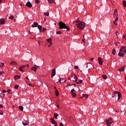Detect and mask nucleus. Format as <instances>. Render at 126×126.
I'll return each mask as SVG.
<instances>
[{
    "label": "nucleus",
    "instance_id": "9",
    "mask_svg": "<svg viewBox=\"0 0 126 126\" xmlns=\"http://www.w3.org/2000/svg\"><path fill=\"white\" fill-rule=\"evenodd\" d=\"M120 52H122V53H126V46L121 48L120 49Z\"/></svg>",
    "mask_w": 126,
    "mask_h": 126
},
{
    "label": "nucleus",
    "instance_id": "3",
    "mask_svg": "<svg viewBox=\"0 0 126 126\" xmlns=\"http://www.w3.org/2000/svg\"><path fill=\"white\" fill-rule=\"evenodd\" d=\"M76 26L81 30H83V29H84V27H85V23L83 22H80L78 24H76Z\"/></svg>",
    "mask_w": 126,
    "mask_h": 126
},
{
    "label": "nucleus",
    "instance_id": "38",
    "mask_svg": "<svg viewBox=\"0 0 126 126\" xmlns=\"http://www.w3.org/2000/svg\"><path fill=\"white\" fill-rule=\"evenodd\" d=\"M14 18V17H13V16H10L9 17V19H11V20H12V19H13Z\"/></svg>",
    "mask_w": 126,
    "mask_h": 126
},
{
    "label": "nucleus",
    "instance_id": "41",
    "mask_svg": "<svg viewBox=\"0 0 126 126\" xmlns=\"http://www.w3.org/2000/svg\"><path fill=\"white\" fill-rule=\"evenodd\" d=\"M27 85H29V86H32V87H34V86H32V84H30V83H28Z\"/></svg>",
    "mask_w": 126,
    "mask_h": 126
},
{
    "label": "nucleus",
    "instance_id": "61",
    "mask_svg": "<svg viewBox=\"0 0 126 126\" xmlns=\"http://www.w3.org/2000/svg\"><path fill=\"white\" fill-rule=\"evenodd\" d=\"M27 66L28 68H29L30 67L29 64H27Z\"/></svg>",
    "mask_w": 126,
    "mask_h": 126
},
{
    "label": "nucleus",
    "instance_id": "26",
    "mask_svg": "<svg viewBox=\"0 0 126 126\" xmlns=\"http://www.w3.org/2000/svg\"><path fill=\"white\" fill-rule=\"evenodd\" d=\"M49 3H54L55 2V0H48Z\"/></svg>",
    "mask_w": 126,
    "mask_h": 126
},
{
    "label": "nucleus",
    "instance_id": "42",
    "mask_svg": "<svg viewBox=\"0 0 126 126\" xmlns=\"http://www.w3.org/2000/svg\"><path fill=\"white\" fill-rule=\"evenodd\" d=\"M3 73H4V71H0V75L1 74H3Z\"/></svg>",
    "mask_w": 126,
    "mask_h": 126
},
{
    "label": "nucleus",
    "instance_id": "55",
    "mask_svg": "<svg viewBox=\"0 0 126 126\" xmlns=\"http://www.w3.org/2000/svg\"><path fill=\"white\" fill-rule=\"evenodd\" d=\"M68 80H71V77L68 78Z\"/></svg>",
    "mask_w": 126,
    "mask_h": 126
},
{
    "label": "nucleus",
    "instance_id": "50",
    "mask_svg": "<svg viewBox=\"0 0 126 126\" xmlns=\"http://www.w3.org/2000/svg\"><path fill=\"white\" fill-rule=\"evenodd\" d=\"M52 42H50V44L48 45L49 48H50V47H51V46H52Z\"/></svg>",
    "mask_w": 126,
    "mask_h": 126
},
{
    "label": "nucleus",
    "instance_id": "18",
    "mask_svg": "<svg viewBox=\"0 0 126 126\" xmlns=\"http://www.w3.org/2000/svg\"><path fill=\"white\" fill-rule=\"evenodd\" d=\"M59 82H60L61 83H63L65 82V79H64V78H61L59 80Z\"/></svg>",
    "mask_w": 126,
    "mask_h": 126
},
{
    "label": "nucleus",
    "instance_id": "22",
    "mask_svg": "<svg viewBox=\"0 0 126 126\" xmlns=\"http://www.w3.org/2000/svg\"><path fill=\"white\" fill-rule=\"evenodd\" d=\"M20 76H18V75H16L15 77H14V80H17V79H20Z\"/></svg>",
    "mask_w": 126,
    "mask_h": 126
},
{
    "label": "nucleus",
    "instance_id": "20",
    "mask_svg": "<svg viewBox=\"0 0 126 126\" xmlns=\"http://www.w3.org/2000/svg\"><path fill=\"white\" fill-rule=\"evenodd\" d=\"M10 65H17V63L14 61H12L10 63Z\"/></svg>",
    "mask_w": 126,
    "mask_h": 126
},
{
    "label": "nucleus",
    "instance_id": "11",
    "mask_svg": "<svg viewBox=\"0 0 126 126\" xmlns=\"http://www.w3.org/2000/svg\"><path fill=\"white\" fill-rule=\"evenodd\" d=\"M118 15H119V14H118V10L117 9H115L113 13V16L114 17H116V16H117Z\"/></svg>",
    "mask_w": 126,
    "mask_h": 126
},
{
    "label": "nucleus",
    "instance_id": "16",
    "mask_svg": "<svg viewBox=\"0 0 126 126\" xmlns=\"http://www.w3.org/2000/svg\"><path fill=\"white\" fill-rule=\"evenodd\" d=\"M32 28H34L35 27H37L38 26V23L37 22H34L33 24L32 25Z\"/></svg>",
    "mask_w": 126,
    "mask_h": 126
},
{
    "label": "nucleus",
    "instance_id": "63",
    "mask_svg": "<svg viewBox=\"0 0 126 126\" xmlns=\"http://www.w3.org/2000/svg\"><path fill=\"white\" fill-rule=\"evenodd\" d=\"M88 64H89V63H87V64L86 67H88Z\"/></svg>",
    "mask_w": 126,
    "mask_h": 126
},
{
    "label": "nucleus",
    "instance_id": "1",
    "mask_svg": "<svg viewBox=\"0 0 126 126\" xmlns=\"http://www.w3.org/2000/svg\"><path fill=\"white\" fill-rule=\"evenodd\" d=\"M59 25L60 29H66L67 31H69V30H70V28L66 26V25L63 22H60L59 23Z\"/></svg>",
    "mask_w": 126,
    "mask_h": 126
},
{
    "label": "nucleus",
    "instance_id": "25",
    "mask_svg": "<svg viewBox=\"0 0 126 126\" xmlns=\"http://www.w3.org/2000/svg\"><path fill=\"white\" fill-rule=\"evenodd\" d=\"M54 118L55 119H58V116H59V115H58V114L54 113Z\"/></svg>",
    "mask_w": 126,
    "mask_h": 126
},
{
    "label": "nucleus",
    "instance_id": "37",
    "mask_svg": "<svg viewBox=\"0 0 126 126\" xmlns=\"http://www.w3.org/2000/svg\"><path fill=\"white\" fill-rule=\"evenodd\" d=\"M18 87H19V86L17 85H15V89H18Z\"/></svg>",
    "mask_w": 126,
    "mask_h": 126
},
{
    "label": "nucleus",
    "instance_id": "14",
    "mask_svg": "<svg viewBox=\"0 0 126 126\" xmlns=\"http://www.w3.org/2000/svg\"><path fill=\"white\" fill-rule=\"evenodd\" d=\"M98 63L100 65L103 64V60H102V58L101 57L98 58Z\"/></svg>",
    "mask_w": 126,
    "mask_h": 126
},
{
    "label": "nucleus",
    "instance_id": "34",
    "mask_svg": "<svg viewBox=\"0 0 126 126\" xmlns=\"http://www.w3.org/2000/svg\"><path fill=\"white\" fill-rule=\"evenodd\" d=\"M7 92L8 93V94H11V93H12V92H11V90H8L7 91Z\"/></svg>",
    "mask_w": 126,
    "mask_h": 126
},
{
    "label": "nucleus",
    "instance_id": "27",
    "mask_svg": "<svg viewBox=\"0 0 126 126\" xmlns=\"http://www.w3.org/2000/svg\"><path fill=\"white\" fill-rule=\"evenodd\" d=\"M89 95L87 94H83V97H85V98H88Z\"/></svg>",
    "mask_w": 126,
    "mask_h": 126
},
{
    "label": "nucleus",
    "instance_id": "33",
    "mask_svg": "<svg viewBox=\"0 0 126 126\" xmlns=\"http://www.w3.org/2000/svg\"><path fill=\"white\" fill-rule=\"evenodd\" d=\"M46 29L45 28H43L42 30L41 29V31H40V32H44V31H46Z\"/></svg>",
    "mask_w": 126,
    "mask_h": 126
},
{
    "label": "nucleus",
    "instance_id": "58",
    "mask_svg": "<svg viewBox=\"0 0 126 126\" xmlns=\"http://www.w3.org/2000/svg\"><path fill=\"white\" fill-rule=\"evenodd\" d=\"M115 46H118V43H117L116 42L115 43Z\"/></svg>",
    "mask_w": 126,
    "mask_h": 126
},
{
    "label": "nucleus",
    "instance_id": "31",
    "mask_svg": "<svg viewBox=\"0 0 126 126\" xmlns=\"http://www.w3.org/2000/svg\"><path fill=\"white\" fill-rule=\"evenodd\" d=\"M19 110H20L21 111H23V106H20L19 107Z\"/></svg>",
    "mask_w": 126,
    "mask_h": 126
},
{
    "label": "nucleus",
    "instance_id": "47",
    "mask_svg": "<svg viewBox=\"0 0 126 126\" xmlns=\"http://www.w3.org/2000/svg\"><path fill=\"white\" fill-rule=\"evenodd\" d=\"M2 93H6V91L5 90H3L2 91Z\"/></svg>",
    "mask_w": 126,
    "mask_h": 126
},
{
    "label": "nucleus",
    "instance_id": "40",
    "mask_svg": "<svg viewBox=\"0 0 126 126\" xmlns=\"http://www.w3.org/2000/svg\"><path fill=\"white\" fill-rule=\"evenodd\" d=\"M56 34H62V31H57Z\"/></svg>",
    "mask_w": 126,
    "mask_h": 126
},
{
    "label": "nucleus",
    "instance_id": "36",
    "mask_svg": "<svg viewBox=\"0 0 126 126\" xmlns=\"http://www.w3.org/2000/svg\"><path fill=\"white\" fill-rule=\"evenodd\" d=\"M19 69L20 71L23 72V69H22V67H21V66L19 67Z\"/></svg>",
    "mask_w": 126,
    "mask_h": 126
},
{
    "label": "nucleus",
    "instance_id": "28",
    "mask_svg": "<svg viewBox=\"0 0 126 126\" xmlns=\"http://www.w3.org/2000/svg\"><path fill=\"white\" fill-rule=\"evenodd\" d=\"M56 95L57 97H59V93L58 90H56Z\"/></svg>",
    "mask_w": 126,
    "mask_h": 126
},
{
    "label": "nucleus",
    "instance_id": "43",
    "mask_svg": "<svg viewBox=\"0 0 126 126\" xmlns=\"http://www.w3.org/2000/svg\"><path fill=\"white\" fill-rule=\"evenodd\" d=\"M35 3H39L40 1H39V0H35Z\"/></svg>",
    "mask_w": 126,
    "mask_h": 126
},
{
    "label": "nucleus",
    "instance_id": "21",
    "mask_svg": "<svg viewBox=\"0 0 126 126\" xmlns=\"http://www.w3.org/2000/svg\"><path fill=\"white\" fill-rule=\"evenodd\" d=\"M28 123H29V122L28 121H25V122H23L22 124H23V126H27L28 125Z\"/></svg>",
    "mask_w": 126,
    "mask_h": 126
},
{
    "label": "nucleus",
    "instance_id": "15",
    "mask_svg": "<svg viewBox=\"0 0 126 126\" xmlns=\"http://www.w3.org/2000/svg\"><path fill=\"white\" fill-rule=\"evenodd\" d=\"M77 84H80L82 83V81L81 80H77V79L75 81Z\"/></svg>",
    "mask_w": 126,
    "mask_h": 126
},
{
    "label": "nucleus",
    "instance_id": "53",
    "mask_svg": "<svg viewBox=\"0 0 126 126\" xmlns=\"http://www.w3.org/2000/svg\"><path fill=\"white\" fill-rule=\"evenodd\" d=\"M60 126H63V123H60Z\"/></svg>",
    "mask_w": 126,
    "mask_h": 126
},
{
    "label": "nucleus",
    "instance_id": "29",
    "mask_svg": "<svg viewBox=\"0 0 126 126\" xmlns=\"http://www.w3.org/2000/svg\"><path fill=\"white\" fill-rule=\"evenodd\" d=\"M123 6H125V7H126V1L125 0L123 1Z\"/></svg>",
    "mask_w": 126,
    "mask_h": 126
},
{
    "label": "nucleus",
    "instance_id": "30",
    "mask_svg": "<svg viewBox=\"0 0 126 126\" xmlns=\"http://www.w3.org/2000/svg\"><path fill=\"white\" fill-rule=\"evenodd\" d=\"M102 78L105 80L107 79V76L106 75H103Z\"/></svg>",
    "mask_w": 126,
    "mask_h": 126
},
{
    "label": "nucleus",
    "instance_id": "60",
    "mask_svg": "<svg viewBox=\"0 0 126 126\" xmlns=\"http://www.w3.org/2000/svg\"><path fill=\"white\" fill-rule=\"evenodd\" d=\"M93 60H94V58H91V61H93Z\"/></svg>",
    "mask_w": 126,
    "mask_h": 126
},
{
    "label": "nucleus",
    "instance_id": "7",
    "mask_svg": "<svg viewBox=\"0 0 126 126\" xmlns=\"http://www.w3.org/2000/svg\"><path fill=\"white\" fill-rule=\"evenodd\" d=\"M50 122L52 124V125H54L55 126H58V123H56V121H55V119H54V118L50 119Z\"/></svg>",
    "mask_w": 126,
    "mask_h": 126
},
{
    "label": "nucleus",
    "instance_id": "5",
    "mask_svg": "<svg viewBox=\"0 0 126 126\" xmlns=\"http://www.w3.org/2000/svg\"><path fill=\"white\" fill-rule=\"evenodd\" d=\"M38 67H39V66L35 64L34 66L31 67V69L34 71V72H36V71H37V68H38Z\"/></svg>",
    "mask_w": 126,
    "mask_h": 126
},
{
    "label": "nucleus",
    "instance_id": "32",
    "mask_svg": "<svg viewBox=\"0 0 126 126\" xmlns=\"http://www.w3.org/2000/svg\"><path fill=\"white\" fill-rule=\"evenodd\" d=\"M112 54L113 55H116V49H113V50H112Z\"/></svg>",
    "mask_w": 126,
    "mask_h": 126
},
{
    "label": "nucleus",
    "instance_id": "6",
    "mask_svg": "<svg viewBox=\"0 0 126 126\" xmlns=\"http://www.w3.org/2000/svg\"><path fill=\"white\" fill-rule=\"evenodd\" d=\"M70 77L71 78V80L72 81H75L77 79V76H76V75L75 74H71V76H70Z\"/></svg>",
    "mask_w": 126,
    "mask_h": 126
},
{
    "label": "nucleus",
    "instance_id": "51",
    "mask_svg": "<svg viewBox=\"0 0 126 126\" xmlns=\"http://www.w3.org/2000/svg\"><path fill=\"white\" fill-rule=\"evenodd\" d=\"M0 108L1 109L3 108V106H2L1 104H0Z\"/></svg>",
    "mask_w": 126,
    "mask_h": 126
},
{
    "label": "nucleus",
    "instance_id": "12",
    "mask_svg": "<svg viewBox=\"0 0 126 126\" xmlns=\"http://www.w3.org/2000/svg\"><path fill=\"white\" fill-rule=\"evenodd\" d=\"M5 23V19H0V24H1V25H2Z\"/></svg>",
    "mask_w": 126,
    "mask_h": 126
},
{
    "label": "nucleus",
    "instance_id": "23",
    "mask_svg": "<svg viewBox=\"0 0 126 126\" xmlns=\"http://www.w3.org/2000/svg\"><path fill=\"white\" fill-rule=\"evenodd\" d=\"M37 28L39 30L40 32H41V31H42V26H41L40 25H38Z\"/></svg>",
    "mask_w": 126,
    "mask_h": 126
},
{
    "label": "nucleus",
    "instance_id": "57",
    "mask_svg": "<svg viewBox=\"0 0 126 126\" xmlns=\"http://www.w3.org/2000/svg\"><path fill=\"white\" fill-rule=\"evenodd\" d=\"M57 108H60V104H57Z\"/></svg>",
    "mask_w": 126,
    "mask_h": 126
},
{
    "label": "nucleus",
    "instance_id": "44",
    "mask_svg": "<svg viewBox=\"0 0 126 126\" xmlns=\"http://www.w3.org/2000/svg\"><path fill=\"white\" fill-rule=\"evenodd\" d=\"M114 24H115V25H118V23H117V21H114Z\"/></svg>",
    "mask_w": 126,
    "mask_h": 126
},
{
    "label": "nucleus",
    "instance_id": "45",
    "mask_svg": "<svg viewBox=\"0 0 126 126\" xmlns=\"http://www.w3.org/2000/svg\"><path fill=\"white\" fill-rule=\"evenodd\" d=\"M5 95V94H3V93H1L0 94V96H4Z\"/></svg>",
    "mask_w": 126,
    "mask_h": 126
},
{
    "label": "nucleus",
    "instance_id": "62",
    "mask_svg": "<svg viewBox=\"0 0 126 126\" xmlns=\"http://www.w3.org/2000/svg\"><path fill=\"white\" fill-rule=\"evenodd\" d=\"M73 85H74V86H76V84H73Z\"/></svg>",
    "mask_w": 126,
    "mask_h": 126
},
{
    "label": "nucleus",
    "instance_id": "17",
    "mask_svg": "<svg viewBox=\"0 0 126 126\" xmlns=\"http://www.w3.org/2000/svg\"><path fill=\"white\" fill-rule=\"evenodd\" d=\"M118 55L119 56V57H124V56H125V54H124L123 52L121 51V50H120V52L118 54Z\"/></svg>",
    "mask_w": 126,
    "mask_h": 126
},
{
    "label": "nucleus",
    "instance_id": "46",
    "mask_svg": "<svg viewBox=\"0 0 126 126\" xmlns=\"http://www.w3.org/2000/svg\"><path fill=\"white\" fill-rule=\"evenodd\" d=\"M74 68H75L76 69H78V66L75 65V66H74Z\"/></svg>",
    "mask_w": 126,
    "mask_h": 126
},
{
    "label": "nucleus",
    "instance_id": "4",
    "mask_svg": "<svg viewBox=\"0 0 126 126\" xmlns=\"http://www.w3.org/2000/svg\"><path fill=\"white\" fill-rule=\"evenodd\" d=\"M106 124L107 126H110L111 125L113 124V119L109 118L108 119L106 120Z\"/></svg>",
    "mask_w": 126,
    "mask_h": 126
},
{
    "label": "nucleus",
    "instance_id": "64",
    "mask_svg": "<svg viewBox=\"0 0 126 126\" xmlns=\"http://www.w3.org/2000/svg\"><path fill=\"white\" fill-rule=\"evenodd\" d=\"M38 43L39 44V45L40 46V42H38Z\"/></svg>",
    "mask_w": 126,
    "mask_h": 126
},
{
    "label": "nucleus",
    "instance_id": "2",
    "mask_svg": "<svg viewBox=\"0 0 126 126\" xmlns=\"http://www.w3.org/2000/svg\"><path fill=\"white\" fill-rule=\"evenodd\" d=\"M121 97H122V94H121V93H120V92H117L115 91L112 94V98L118 97V100H120V99H121Z\"/></svg>",
    "mask_w": 126,
    "mask_h": 126
},
{
    "label": "nucleus",
    "instance_id": "39",
    "mask_svg": "<svg viewBox=\"0 0 126 126\" xmlns=\"http://www.w3.org/2000/svg\"><path fill=\"white\" fill-rule=\"evenodd\" d=\"M3 65H4V63H0V66L1 67H2V66H3Z\"/></svg>",
    "mask_w": 126,
    "mask_h": 126
},
{
    "label": "nucleus",
    "instance_id": "52",
    "mask_svg": "<svg viewBox=\"0 0 126 126\" xmlns=\"http://www.w3.org/2000/svg\"><path fill=\"white\" fill-rule=\"evenodd\" d=\"M123 38H125V39L126 40V34L123 35Z\"/></svg>",
    "mask_w": 126,
    "mask_h": 126
},
{
    "label": "nucleus",
    "instance_id": "19",
    "mask_svg": "<svg viewBox=\"0 0 126 126\" xmlns=\"http://www.w3.org/2000/svg\"><path fill=\"white\" fill-rule=\"evenodd\" d=\"M125 66H124L118 69L119 71H124V70H125Z\"/></svg>",
    "mask_w": 126,
    "mask_h": 126
},
{
    "label": "nucleus",
    "instance_id": "54",
    "mask_svg": "<svg viewBox=\"0 0 126 126\" xmlns=\"http://www.w3.org/2000/svg\"><path fill=\"white\" fill-rule=\"evenodd\" d=\"M75 22H79V20H78V19H77V20H76V21H75Z\"/></svg>",
    "mask_w": 126,
    "mask_h": 126
},
{
    "label": "nucleus",
    "instance_id": "49",
    "mask_svg": "<svg viewBox=\"0 0 126 126\" xmlns=\"http://www.w3.org/2000/svg\"><path fill=\"white\" fill-rule=\"evenodd\" d=\"M118 20H119V17H117L115 21H118Z\"/></svg>",
    "mask_w": 126,
    "mask_h": 126
},
{
    "label": "nucleus",
    "instance_id": "59",
    "mask_svg": "<svg viewBox=\"0 0 126 126\" xmlns=\"http://www.w3.org/2000/svg\"><path fill=\"white\" fill-rule=\"evenodd\" d=\"M0 115H3V112H1L0 113Z\"/></svg>",
    "mask_w": 126,
    "mask_h": 126
},
{
    "label": "nucleus",
    "instance_id": "56",
    "mask_svg": "<svg viewBox=\"0 0 126 126\" xmlns=\"http://www.w3.org/2000/svg\"><path fill=\"white\" fill-rule=\"evenodd\" d=\"M25 78H26V79H28V80H29V78H28V76H26V77H25Z\"/></svg>",
    "mask_w": 126,
    "mask_h": 126
},
{
    "label": "nucleus",
    "instance_id": "35",
    "mask_svg": "<svg viewBox=\"0 0 126 126\" xmlns=\"http://www.w3.org/2000/svg\"><path fill=\"white\" fill-rule=\"evenodd\" d=\"M44 15H45L46 16H49V12H44Z\"/></svg>",
    "mask_w": 126,
    "mask_h": 126
},
{
    "label": "nucleus",
    "instance_id": "24",
    "mask_svg": "<svg viewBox=\"0 0 126 126\" xmlns=\"http://www.w3.org/2000/svg\"><path fill=\"white\" fill-rule=\"evenodd\" d=\"M47 43H52V38H48L46 39Z\"/></svg>",
    "mask_w": 126,
    "mask_h": 126
},
{
    "label": "nucleus",
    "instance_id": "13",
    "mask_svg": "<svg viewBox=\"0 0 126 126\" xmlns=\"http://www.w3.org/2000/svg\"><path fill=\"white\" fill-rule=\"evenodd\" d=\"M26 6H28V7H32V4L30 2H27L26 4Z\"/></svg>",
    "mask_w": 126,
    "mask_h": 126
},
{
    "label": "nucleus",
    "instance_id": "10",
    "mask_svg": "<svg viewBox=\"0 0 126 126\" xmlns=\"http://www.w3.org/2000/svg\"><path fill=\"white\" fill-rule=\"evenodd\" d=\"M55 75H56V69H53L52 70L51 77L55 76Z\"/></svg>",
    "mask_w": 126,
    "mask_h": 126
},
{
    "label": "nucleus",
    "instance_id": "8",
    "mask_svg": "<svg viewBox=\"0 0 126 126\" xmlns=\"http://www.w3.org/2000/svg\"><path fill=\"white\" fill-rule=\"evenodd\" d=\"M71 93L72 97H76V91H75V90H74V89H73L71 90Z\"/></svg>",
    "mask_w": 126,
    "mask_h": 126
},
{
    "label": "nucleus",
    "instance_id": "48",
    "mask_svg": "<svg viewBox=\"0 0 126 126\" xmlns=\"http://www.w3.org/2000/svg\"><path fill=\"white\" fill-rule=\"evenodd\" d=\"M22 67V68H24V67H26V65H24L23 66H21Z\"/></svg>",
    "mask_w": 126,
    "mask_h": 126
}]
</instances>
